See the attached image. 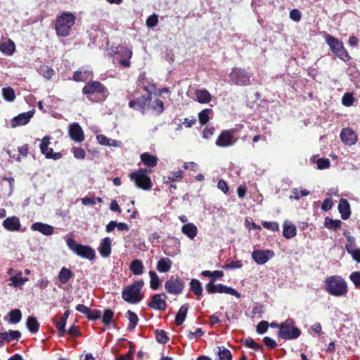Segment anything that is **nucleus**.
I'll use <instances>...</instances> for the list:
<instances>
[{
	"instance_id": "obj_61",
	"label": "nucleus",
	"mask_w": 360,
	"mask_h": 360,
	"mask_svg": "<svg viewBox=\"0 0 360 360\" xmlns=\"http://www.w3.org/2000/svg\"><path fill=\"white\" fill-rule=\"evenodd\" d=\"M73 155L76 159L83 160L86 156L85 150L82 148H74Z\"/></svg>"
},
{
	"instance_id": "obj_47",
	"label": "nucleus",
	"mask_w": 360,
	"mask_h": 360,
	"mask_svg": "<svg viewBox=\"0 0 360 360\" xmlns=\"http://www.w3.org/2000/svg\"><path fill=\"white\" fill-rule=\"evenodd\" d=\"M183 176V172L181 170H178L176 172H172L167 177H164V183L168 184L170 181H179Z\"/></svg>"
},
{
	"instance_id": "obj_1",
	"label": "nucleus",
	"mask_w": 360,
	"mask_h": 360,
	"mask_svg": "<svg viewBox=\"0 0 360 360\" xmlns=\"http://www.w3.org/2000/svg\"><path fill=\"white\" fill-rule=\"evenodd\" d=\"M324 290L334 297L345 296L348 292V286L345 280L339 275L327 277L324 281Z\"/></svg>"
},
{
	"instance_id": "obj_51",
	"label": "nucleus",
	"mask_w": 360,
	"mask_h": 360,
	"mask_svg": "<svg viewBox=\"0 0 360 360\" xmlns=\"http://www.w3.org/2000/svg\"><path fill=\"white\" fill-rule=\"evenodd\" d=\"M212 112V109L202 110L198 114V119L202 124H205L210 120V115Z\"/></svg>"
},
{
	"instance_id": "obj_31",
	"label": "nucleus",
	"mask_w": 360,
	"mask_h": 360,
	"mask_svg": "<svg viewBox=\"0 0 360 360\" xmlns=\"http://www.w3.org/2000/svg\"><path fill=\"white\" fill-rule=\"evenodd\" d=\"M172 264V262L170 259L162 257L158 260L156 269L160 273H167L170 270Z\"/></svg>"
},
{
	"instance_id": "obj_49",
	"label": "nucleus",
	"mask_w": 360,
	"mask_h": 360,
	"mask_svg": "<svg viewBox=\"0 0 360 360\" xmlns=\"http://www.w3.org/2000/svg\"><path fill=\"white\" fill-rule=\"evenodd\" d=\"M141 83L143 90L148 93V97H151L153 92L155 89V85L151 82L150 79H146L145 82H143Z\"/></svg>"
},
{
	"instance_id": "obj_35",
	"label": "nucleus",
	"mask_w": 360,
	"mask_h": 360,
	"mask_svg": "<svg viewBox=\"0 0 360 360\" xmlns=\"http://www.w3.org/2000/svg\"><path fill=\"white\" fill-rule=\"evenodd\" d=\"M0 50L6 55H11L15 51V44L10 39L1 42Z\"/></svg>"
},
{
	"instance_id": "obj_21",
	"label": "nucleus",
	"mask_w": 360,
	"mask_h": 360,
	"mask_svg": "<svg viewBox=\"0 0 360 360\" xmlns=\"http://www.w3.org/2000/svg\"><path fill=\"white\" fill-rule=\"evenodd\" d=\"M31 229L39 231L44 236H51L54 232V227L42 222H35L31 226Z\"/></svg>"
},
{
	"instance_id": "obj_26",
	"label": "nucleus",
	"mask_w": 360,
	"mask_h": 360,
	"mask_svg": "<svg viewBox=\"0 0 360 360\" xmlns=\"http://www.w3.org/2000/svg\"><path fill=\"white\" fill-rule=\"evenodd\" d=\"M181 232L189 239L193 240L198 234V227L193 223H186L182 226Z\"/></svg>"
},
{
	"instance_id": "obj_55",
	"label": "nucleus",
	"mask_w": 360,
	"mask_h": 360,
	"mask_svg": "<svg viewBox=\"0 0 360 360\" xmlns=\"http://www.w3.org/2000/svg\"><path fill=\"white\" fill-rule=\"evenodd\" d=\"M262 225L263 226L264 228L273 231H277L279 229V225L276 221H264L262 222Z\"/></svg>"
},
{
	"instance_id": "obj_53",
	"label": "nucleus",
	"mask_w": 360,
	"mask_h": 360,
	"mask_svg": "<svg viewBox=\"0 0 360 360\" xmlns=\"http://www.w3.org/2000/svg\"><path fill=\"white\" fill-rule=\"evenodd\" d=\"M354 98L352 93H345L342 98V103L343 105L349 107L353 105Z\"/></svg>"
},
{
	"instance_id": "obj_23",
	"label": "nucleus",
	"mask_w": 360,
	"mask_h": 360,
	"mask_svg": "<svg viewBox=\"0 0 360 360\" xmlns=\"http://www.w3.org/2000/svg\"><path fill=\"white\" fill-rule=\"evenodd\" d=\"M150 109L155 115H161L165 110L164 103L160 98H152L148 101V109Z\"/></svg>"
},
{
	"instance_id": "obj_42",
	"label": "nucleus",
	"mask_w": 360,
	"mask_h": 360,
	"mask_svg": "<svg viewBox=\"0 0 360 360\" xmlns=\"http://www.w3.org/2000/svg\"><path fill=\"white\" fill-rule=\"evenodd\" d=\"M217 349L219 360H232V354L229 349L223 346L218 347Z\"/></svg>"
},
{
	"instance_id": "obj_29",
	"label": "nucleus",
	"mask_w": 360,
	"mask_h": 360,
	"mask_svg": "<svg viewBox=\"0 0 360 360\" xmlns=\"http://www.w3.org/2000/svg\"><path fill=\"white\" fill-rule=\"evenodd\" d=\"M129 270L135 276H141L143 273L144 265L141 259H136L131 261Z\"/></svg>"
},
{
	"instance_id": "obj_33",
	"label": "nucleus",
	"mask_w": 360,
	"mask_h": 360,
	"mask_svg": "<svg viewBox=\"0 0 360 360\" xmlns=\"http://www.w3.org/2000/svg\"><path fill=\"white\" fill-rule=\"evenodd\" d=\"M50 140L51 137L49 136H46L42 139H41V143L39 146L40 150L46 158L50 155L51 152H53V148L49 147L50 144Z\"/></svg>"
},
{
	"instance_id": "obj_9",
	"label": "nucleus",
	"mask_w": 360,
	"mask_h": 360,
	"mask_svg": "<svg viewBox=\"0 0 360 360\" xmlns=\"http://www.w3.org/2000/svg\"><path fill=\"white\" fill-rule=\"evenodd\" d=\"M252 74L240 68H235L229 74L230 81L238 86H247L250 84Z\"/></svg>"
},
{
	"instance_id": "obj_39",
	"label": "nucleus",
	"mask_w": 360,
	"mask_h": 360,
	"mask_svg": "<svg viewBox=\"0 0 360 360\" xmlns=\"http://www.w3.org/2000/svg\"><path fill=\"white\" fill-rule=\"evenodd\" d=\"M6 343L13 340L18 341L21 337V333L19 330H9L8 332L3 333Z\"/></svg>"
},
{
	"instance_id": "obj_5",
	"label": "nucleus",
	"mask_w": 360,
	"mask_h": 360,
	"mask_svg": "<svg viewBox=\"0 0 360 360\" xmlns=\"http://www.w3.org/2000/svg\"><path fill=\"white\" fill-rule=\"evenodd\" d=\"M324 38L333 54L344 61H347L349 59V56L344 47L343 43L340 40L329 34H326Z\"/></svg>"
},
{
	"instance_id": "obj_18",
	"label": "nucleus",
	"mask_w": 360,
	"mask_h": 360,
	"mask_svg": "<svg viewBox=\"0 0 360 360\" xmlns=\"http://www.w3.org/2000/svg\"><path fill=\"white\" fill-rule=\"evenodd\" d=\"M340 136L341 141L349 146L356 144L358 141L356 134L350 128L342 129Z\"/></svg>"
},
{
	"instance_id": "obj_63",
	"label": "nucleus",
	"mask_w": 360,
	"mask_h": 360,
	"mask_svg": "<svg viewBox=\"0 0 360 360\" xmlns=\"http://www.w3.org/2000/svg\"><path fill=\"white\" fill-rule=\"evenodd\" d=\"M269 327L268 322L262 321L257 326V332L259 334H263L266 332Z\"/></svg>"
},
{
	"instance_id": "obj_59",
	"label": "nucleus",
	"mask_w": 360,
	"mask_h": 360,
	"mask_svg": "<svg viewBox=\"0 0 360 360\" xmlns=\"http://www.w3.org/2000/svg\"><path fill=\"white\" fill-rule=\"evenodd\" d=\"M302 18V13L299 9L294 8L290 11V18L295 21L299 22Z\"/></svg>"
},
{
	"instance_id": "obj_48",
	"label": "nucleus",
	"mask_w": 360,
	"mask_h": 360,
	"mask_svg": "<svg viewBox=\"0 0 360 360\" xmlns=\"http://www.w3.org/2000/svg\"><path fill=\"white\" fill-rule=\"evenodd\" d=\"M38 72L41 75L48 79H51L54 75V70L47 65L40 66Z\"/></svg>"
},
{
	"instance_id": "obj_41",
	"label": "nucleus",
	"mask_w": 360,
	"mask_h": 360,
	"mask_svg": "<svg viewBox=\"0 0 360 360\" xmlns=\"http://www.w3.org/2000/svg\"><path fill=\"white\" fill-rule=\"evenodd\" d=\"M341 221L338 219H333L329 217H326L325 219L324 225L327 229H333L334 231H337L341 227Z\"/></svg>"
},
{
	"instance_id": "obj_22",
	"label": "nucleus",
	"mask_w": 360,
	"mask_h": 360,
	"mask_svg": "<svg viewBox=\"0 0 360 360\" xmlns=\"http://www.w3.org/2000/svg\"><path fill=\"white\" fill-rule=\"evenodd\" d=\"M20 221L18 217H7L3 221V226L9 231H17L20 230Z\"/></svg>"
},
{
	"instance_id": "obj_36",
	"label": "nucleus",
	"mask_w": 360,
	"mask_h": 360,
	"mask_svg": "<svg viewBox=\"0 0 360 360\" xmlns=\"http://www.w3.org/2000/svg\"><path fill=\"white\" fill-rule=\"evenodd\" d=\"M73 277L72 272L65 267H63L58 274V279L63 284H65L68 281Z\"/></svg>"
},
{
	"instance_id": "obj_38",
	"label": "nucleus",
	"mask_w": 360,
	"mask_h": 360,
	"mask_svg": "<svg viewBox=\"0 0 360 360\" xmlns=\"http://www.w3.org/2000/svg\"><path fill=\"white\" fill-rule=\"evenodd\" d=\"M26 325L28 330L32 333H36L38 332L39 328V323H38L36 318L33 316H29L27 319Z\"/></svg>"
},
{
	"instance_id": "obj_37",
	"label": "nucleus",
	"mask_w": 360,
	"mask_h": 360,
	"mask_svg": "<svg viewBox=\"0 0 360 360\" xmlns=\"http://www.w3.org/2000/svg\"><path fill=\"white\" fill-rule=\"evenodd\" d=\"M291 192H292V195H290L289 198L290 200H298L302 197L307 196L309 194V191H307L306 189H303V188L298 189L297 188H293L291 190Z\"/></svg>"
},
{
	"instance_id": "obj_43",
	"label": "nucleus",
	"mask_w": 360,
	"mask_h": 360,
	"mask_svg": "<svg viewBox=\"0 0 360 360\" xmlns=\"http://www.w3.org/2000/svg\"><path fill=\"white\" fill-rule=\"evenodd\" d=\"M148 274L150 278V286L151 289L158 290L160 285V280L159 276L154 271H150Z\"/></svg>"
},
{
	"instance_id": "obj_57",
	"label": "nucleus",
	"mask_w": 360,
	"mask_h": 360,
	"mask_svg": "<svg viewBox=\"0 0 360 360\" xmlns=\"http://www.w3.org/2000/svg\"><path fill=\"white\" fill-rule=\"evenodd\" d=\"M330 165V160L327 158H319L316 161V166L319 169H327Z\"/></svg>"
},
{
	"instance_id": "obj_11",
	"label": "nucleus",
	"mask_w": 360,
	"mask_h": 360,
	"mask_svg": "<svg viewBox=\"0 0 360 360\" xmlns=\"http://www.w3.org/2000/svg\"><path fill=\"white\" fill-rule=\"evenodd\" d=\"M165 288L169 294L179 295L183 291L184 282L179 277L172 276L165 282Z\"/></svg>"
},
{
	"instance_id": "obj_4",
	"label": "nucleus",
	"mask_w": 360,
	"mask_h": 360,
	"mask_svg": "<svg viewBox=\"0 0 360 360\" xmlns=\"http://www.w3.org/2000/svg\"><path fill=\"white\" fill-rule=\"evenodd\" d=\"M66 243L69 249L78 256L89 260H93L95 258V250L90 246L77 243L75 240L70 238L66 239Z\"/></svg>"
},
{
	"instance_id": "obj_20",
	"label": "nucleus",
	"mask_w": 360,
	"mask_h": 360,
	"mask_svg": "<svg viewBox=\"0 0 360 360\" xmlns=\"http://www.w3.org/2000/svg\"><path fill=\"white\" fill-rule=\"evenodd\" d=\"M112 240L109 237L104 238L98 248L99 254L102 257H108L111 254Z\"/></svg>"
},
{
	"instance_id": "obj_46",
	"label": "nucleus",
	"mask_w": 360,
	"mask_h": 360,
	"mask_svg": "<svg viewBox=\"0 0 360 360\" xmlns=\"http://www.w3.org/2000/svg\"><path fill=\"white\" fill-rule=\"evenodd\" d=\"M127 317L129 321V324L128 325V328L129 330H133L137 325L139 318H138L137 315L134 312L131 311V310L127 311Z\"/></svg>"
},
{
	"instance_id": "obj_58",
	"label": "nucleus",
	"mask_w": 360,
	"mask_h": 360,
	"mask_svg": "<svg viewBox=\"0 0 360 360\" xmlns=\"http://www.w3.org/2000/svg\"><path fill=\"white\" fill-rule=\"evenodd\" d=\"M349 278L356 288H360V271L352 272L349 276Z\"/></svg>"
},
{
	"instance_id": "obj_2",
	"label": "nucleus",
	"mask_w": 360,
	"mask_h": 360,
	"mask_svg": "<svg viewBox=\"0 0 360 360\" xmlns=\"http://www.w3.org/2000/svg\"><path fill=\"white\" fill-rule=\"evenodd\" d=\"M144 285L143 280L134 281L131 285L125 286L122 292V299L131 304H138L143 299L141 288Z\"/></svg>"
},
{
	"instance_id": "obj_50",
	"label": "nucleus",
	"mask_w": 360,
	"mask_h": 360,
	"mask_svg": "<svg viewBox=\"0 0 360 360\" xmlns=\"http://www.w3.org/2000/svg\"><path fill=\"white\" fill-rule=\"evenodd\" d=\"M2 94L4 98L9 102L13 101L15 98V91L11 87L3 88Z\"/></svg>"
},
{
	"instance_id": "obj_27",
	"label": "nucleus",
	"mask_w": 360,
	"mask_h": 360,
	"mask_svg": "<svg viewBox=\"0 0 360 360\" xmlns=\"http://www.w3.org/2000/svg\"><path fill=\"white\" fill-rule=\"evenodd\" d=\"M92 77V72L89 69L84 68H80L75 72L73 75V79L76 82H84Z\"/></svg>"
},
{
	"instance_id": "obj_12",
	"label": "nucleus",
	"mask_w": 360,
	"mask_h": 360,
	"mask_svg": "<svg viewBox=\"0 0 360 360\" xmlns=\"http://www.w3.org/2000/svg\"><path fill=\"white\" fill-rule=\"evenodd\" d=\"M233 130H224L218 136L216 145L219 147L226 148L233 146L236 139L233 136Z\"/></svg>"
},
{
	"instance_id": "obj_30",
	"label": "nucleus",
	"mask_w": 360,
	"mask_h": 360,
	"mask_svg": "<svg viewBox=\"0 0 360 360\" xmlns=\"http://www.w3.org/2000/svg\"><path fill=\"white\" fill-rule=\"evenodd\" d=\"M141 162L144 165L149 167H154L157 165L158 158L155 155H153L148 153H143L140 156Z\"/></svg>"
},
{
	"instance_id": "obj_56",
	"label": "nucleus",
	"mask_w": 360,
	"mask_h": 360,
	"mask_svg": "<svg viewBox=\"0 0 360 360\" xmlns=\"http://www.w3.org/2000/svg\"><path fill=\"white\" fill-rule=\"evenodd\" d=\"M155 338L157 341L160 343H166L168 340V337L166 332L162 330H156Z\"/></svg>"
},
{
	"instance_id": "obj_62",
	"label": "nucleus",
	"mask_w": 360,
	"mask_h": 360,
	"mask_svg": "<svg viewBox=\"0 0 360 360\" xmlns=\"http://www.w3.org/2000/svg\"><path fill=\"white\" fill-rule=\"evenodd\" d=\"M89 320H97L101 318V311L98 309H90V312H89L87 316Z\"/></svg>"
},
{
	"instance_id": "obj_17",
	"label": "nucleus",
	"mask_w": 360,
	"mask_h": 360,
	"mask_svg": "<svg viewBox=\"0 0 360 360\" xmlns=\"http://www.w3.org/2000/svg\"><path fill=\"white\" fill-rule=\"evenodd\" d=\"M167 296L165 294H155L152 296L151 301L148 303V306L154 309L164 311L166 309Z\"/></svg>"
},
{
	"instance_id": "obj_52",
	"label": "nucleus",
	"mask_w": 360,
	"mask_h": 360,
	"mask_svg": "<svg viewBox=\"0 0 360 360\" xmlns=\"http://www.w3.org/2000/svg\"><path fill=\"white\" fill-rule=\"evenodd\" d=\"M116 53H120L123 58L130 59L132 56V51L126 46H118L115 51Z\"/></svg>"
},
{
	"instance_id": "obj_16",
	"label": "nucleus",
	"mask_w": 360,
	"mask_h": 360,
	"mask_svg": "<svg viewBox=\"0 0 360 360\" xmlns=\"http://www.w3.org/2000/svg\"><path fill=\"white\" fill-rule=\"evenodd\" d=\"M34 114V110L19 114L11 120V127L12 128H16L27 124L29 123Z\"/></svg>"
},
{
	"instance_id": "obj_25",
	"label": "nucleus",
	"mask_w": 360,
	"mask_h": 360,
	"mask_svg": "<svg viewBox=\"0 0 360 360\" xmlns=\"http://www.w3.org/2000/svg\"><path fill=\"white\" fill-rule=\"evenodd\" d=\"M338 210L343 220L347 219L351 214L350 205L346 199L341 198L338 205Z\"/></svg>"
},
{
	"instance_id": "obj_34",
	"label": "nucleus",
	"mask_w": 360,
	"mask_h": 360,
	"mask_svg": "<svg viewBox=\"0 0 360 360\" xmlns=\"http://www.w3.org/2000/svg\"><path fill=\"white\" fill-rule=\"evenodd\" d=\"M197 101L200 103H207L211 100V94L206 89H198L195 91Z\"/></svg>"
},
{
	"instance_id": "obj_40",
	"label": "nucleus",
	"mask_w": 360,
	"mask_h": 360,
	"mask_svg": "<svg viewBox=\"0 0 360 360\" xmlns=\"http://www.w3.org/2000/svg\"><path fill=\"white\" fill-rule=\"evenodd\" d=\"M201 275L206 277H210V281H214V282H215L218 278H221L224 276V272L218 270L214 271L205 270L201 272Z\"/></svg>"
},
{
	"instance_id": "obj_28",
	"label": "nucleus",
	"mask_w": 360,
	"mask_h": 360,
	"mask_svg": "<svg viewBox=\"0 0 360 360\" xmlns=\"http://www.w3.org/2000/svg\"><path fill=\"white\" fill-rule=\"evenodd\" d=\"M9 280L11 281V283L9 284L10 286L22 288L28 281V278L22 277V272L19 271L15 275L11 276Z\"/></svg>"
},
{
	"instance_id": "obj_45",
	"label": "nucleus",
	"mask_w": 360,
	"mask_h": 360,
	"mask_svg": "<svg viewBox=\"0 0 360 360\" xmlns=\"http://www.w3.org/2000/svg\"><path fill=\"white\" fill-rule=\"evenodd\" d=\"M8 316L10 317L8 322L11 323H18L22 319V313L20 310L18 309L11 310L9 312Z\"/></svg>"
},
{
	"instance_id": "obj_8",
	"label": "nucleus",
	"mask_w": 360,
	"mask_h": 360,
	"mask_svg": "<svg viewBox=\"0 0 360 360\" xmlns=\"http://www.w3.org/2000/svg\"><path fill=\"white\" fill-rule=\"evenodd\" d=\"M82 92L91 101H94L95 94H101L103 100L106 97L107 89L101 82L93 81L85 84Z\"/></svg>"
},
{
	"instance_id": "obj_13",
	"label": "nucleus",
	"mask_w": 360,
	"mask_h": 360,
	"mask_svg": "<svg viewBox=\"0 0 360 360\" xmlns=\"http://www.w3.org/2000/svg\"><path fill=\"white\" fill-rule=\"evenodd\" d=\"M151 99V97L148 96H141L136 99L131 100L129 103V108L139 111L142 115L146 114L148 110V101Z\"/></svg>"
},
{
	"instance_id": "obj_60",
	"label": "nucleus",
	"mask_w": 360,
	"mask_h": 360,
	"mask_svg": "<svg viewBox=\"0 0 360 360\" xmlns=\"http://www.w3.org/2000/svg\"><path fill=\"white\" fill-rule=\"evenodd\" d=\"M158 22V16L156 14L150 15L146 20V25L148 27H154Z\"/></svg>"
},
{
	"instance_id": "obj_6",
	"label": "nucleus",
	"mask_w": 360,
	"mask_h": 360,
	"mask_svg": "<svg viewBox=\"0 0 360 360\" xmlns=\"http://www.w3.org/2000/svg\"><path fill=\"white\" fill-rule=\"evenodd\" d=\"M278 335L283 340H295L300 337L301 330L295 326V321L292 319H288L281 323Z\"/></svg>"
},
{
	"instance_id": "obj_10",
	"label": "nucleus",
	"mask_w": 360,
	"mask_h": 360,
	"mask_svg": "<svg viewBox=\"0 0 360 360\" xmlns=\"http://www.w3.org/2000/svg\"><path fill=\"white\" fill-rule=\"evenodd\" d=\"M214 281H210L205 285V290L209 294L225 293L233 295L238 298L240 297V294L234 288L226 286L224 284H215Z\"/></svg>"
},
{
	"instance_id": "obj_19",
	"label": "nucleus",
	"mask_w": 360,
	"mask_h": 360,
	"mask_svg": "<svg viewBox=\"0 0 360 360\" xmlns=\"http://www.w3.org/2000/svg\"><path fill=\"white\" fill-rule=\"evenodd\" d=\"M68 134L71 139L75 142L81 143L84 140V131L80 125L77 122L69 125Z\"/></svg>"
},
{
	"instance_id": "obj_7",
	"label": "nucleus",
	"mask_w": 360,
	"mask_h": 360,
	"mask_svg": "<svg viewBox=\"0 0 360 360\" xmlns=\"http://www.w3.org/2000/svg\"><path fill=\"white\" fill-rule=\"evenodd\" d=\"M149 172L147 169H140L130 173L129 177L137 187L148 190L152 187L150 178L148 175Z\"/></svg>"
},
{
	"instance_id": "obj_44",
	"label": "nucleus",
	"mask_w": 360,
	"mask_h": 360,
	"mask_svg": "<svg viewBox=\"0 0 360 360\" xmlns=\"http://www.w3.org/2000/svg\"><path fill=\"white\" fill-rule=\"evenodd\" d=\"M191 290L193 292V293L200 296L202 294V288L200 282L198 279H192L190 282Z\"/></svg>"
},
{
	"instance_id": "obj_15",
	"label": "nucleus",
	"mask_w": 360,
	"mask_h": 360,
	"mask_svg": "<svg viewBox=\"0 0 360 360\" xmlns=\"http://www.w3.org/2000/svg\"><path fill=\"white\" fill-rule=\"evenodd\" d=\"M274 257V252L271 250H255L252 252V259L259 265L264 264Z\"/></svg>"
},
{
	"instance_id": "obj_32",
	"label": "nucleus",
	"mask_w": 360,
	"mask_h": 360,
	"mask_svg": "<svg viewBox=\"0 0 360 360\" xmlns=\"http://www.w3.org/2000/svg\"><path fill=\"white\" fill-rule=\"evenodd\" d=\"M188 304H185L180 307L178 313L176 315V318H175V323L177 326H181L184 322V321L186 318V314L188 313Z\"/></svg>"
},
{
	"instance_id": "obj_14",
	"label": "nucleus",
	"mask_w": 360,
	"mask_h": 360,
	"mask_svg": "<svg viewBox=\"0 0 360 360\" xmlns=\"http://www.w3.org/2000/svg\"><path fill=\"white\" fill-rule=\"evenodd\" d=\"M164 253L170 257H174L180 252V241L176 238H168L162 246Z\"/></svg>"
},
{
	"instance_id": "obj_54",
	"label": "nucleus",
	"mask_w": 360,
	"mask_h": 360,
	"mask_svg": "<svg viewBox=\"0 0 360 360\" xmlns=\"http://www.w3.org/2000/svg\"><path fill=\"white\" fill-rule=\"evenodd\" d=\"M113 316H114V312L111 309H105L104 311L103 315V316L101 315L102 322L105 325H109L110 323L111 322V320H112Z\"/></svg>"
},
{
	"instance_id": "obj_64",
	"label": "nucleus",
	"mask_w": 360,
	"mask_h": 360,
	"mask_svg": "<svg viewBox=\"0 0 360 360\" xmlns=\"http://www.w3.org/2000/svg\"><path fill=\"white\" fill-rule=\"evenodd\" d=\"M346 250L347 252H351V251L356 249V244L354 238H350L349 240H347V243L345 245Z\"/></svg>"
},
{
	"instance_id": "obj_24",
	"label": "nucleus",
	"mask_w": 360,
	"mask_h": 360,
	"mask_svg": "<svg viewBox=\"0 0 360 360\" xmlns=\"http://www.w3.org/2000/svg\"><path fill=\"white\" fill-rule=\"evenodd\" d=\"M283 229V236L287 239L292 238L297 234L296 226L288 220L284 221Z\"/></svg>"
},
{
	"instance_id": "obj_3",
	"label": "nucleus",
	"mask_w": 360,
	"mask_h": 360,
	"mask_svg": "<svg viewBox=\"0 0 360 360\" xmlns=\"http://www.w3.org/2000/svg\"><path fill=\"white\" fill-rule=\"evenodd\" d=\"M75 22V16L71 13H63L56 18L55 23L56 32L59 37L70 35L72 26Z\"/></svg>"
}]
</instances>
